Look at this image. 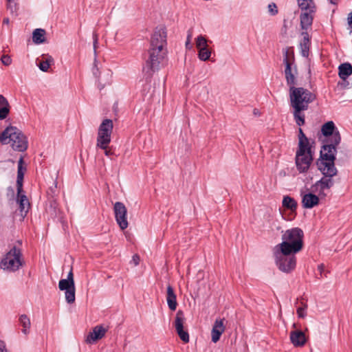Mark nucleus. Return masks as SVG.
Instances as JSON below:
<instances>
[{"label":"nucleus","mask_w":352,"mask_h":352,"mask_svg":"<svg viewBox=\"0 0 352 352\" xmlns=\"http://www.w3.org/2000/svg\"><path fill=\"white\" fill-rule=\"evenodd\" d=\"M166 31L164 27H157L151 36L150 47L148 50V57L145 60L143 72L146 78H151L153 74L160 69V64L166 55Z\"/></svg>","instance_id":"f257e3e1"},{"label":"nucleus","mask_w":352,"mask_h":352,"mask_svg":"<svg viewBox=\"0 0 352 352\" xmlns=\"http://www.w3.org/2000/svg\"><path fill=\"white\" fill-rule=\"evenodd\" d=\"M337 148L333 146L322 145L319 157L316 160V165L322 175L334 177L338 174V169L335 165L336 160Z\"/></svg>","instance_id":"f03ea898"},{"label":"nucleus","mask_w":352,"mask_h":352,"mask_svg":"<svg viewBox=\"0 0 352 352\" xmlns=\"http://www.w3.org/2000/svg\"><path fill=\"white\" fill-rule=\"evenodd\" d=\"M304 232L300 228L287 230L282 234V242L274 248L281 249L283 252H300L304 246Z\"/></svg>","instance_id":"7ed1b4c3"},{"label":"nucleus","mask_w":352,"mask_h":352,"mask_svg":"<svg viewBox=\"0 0 352 352\" xmlns=\"http://www.w3.org/2000/svg\"><path fill=\"white\" fill-rule=\"evenodd\" d=\"M22 241L17 240L1 258L0 267L4 270L14 272L23 267L25 262L22 252Z\"/></svg>","instance_id":"20e7f679"},{"label":"nucleus","mask_w":352,"mask_h":352,"mask_svg":"<svg viewBox=\"0 0 352 352\" xmlns=\"http://www.w3.org/2000/svg\"><path fill=\"white\" fill-rule=\"evenodd\" d=\"M0 142L11 146L14 151L23 152L28 148V140L21 130L16 126H9L0 133Z\"/></svg>","instance_id":"39448f33"},{"label":"nucleus","mask_w":352,"mask_h":352,"mask_svg":"<svg viewBox=\"0 0 352 352\" xmlns=\"http://www.w3.org/2000/svg\"><path fill=\"white\" fill-rule=\"evenodd\" d=\"M315 94L290 98V106L293 108V115L296 124L301 126L305 123V116L302 113L309 108V104L316 100Z\"/></svg>","instance_id":"423d86ee"},{"label":"nucleus","mask_w":352,"mask_h":352,"mask_svg":"<svg viewBox=\"0 0 352 352\" xmlns=\"http://www.w3.org/2000/svg\"><path fill=\"white\" fill-rule=\"evenodd\" d=\"M296 253L283 252L281 249L273 248V256L278 270L285 273H290L296 266Z\"/></svg>","instance_id":"0eeeda50"},{"label":"nucleus","mask_w":352,"mask_h":352,"mask_svg":"<svg viewBox=\"0 0 352 352\" xmlns=\"http://www.w3.org/2000/svg\"><path fill=\"white\" fill-rule=\"evenodd\" d=\"M322 138L319 136V140L322 142V145L333 146L337 148L341 142V135L333 121H328L323 124L320 129Z\"/></svg>","instance_id":"6e6552de"},{"label":"nucleus","mask_w":352,"mask_h":352,"mask_svg":"<svg viewBox=\"0 0 352 352\" xmlns=\"http://www.w3.org/2000/svg\"><path fill=\"white\" fill-rule=\"evenodd\" d=\"M113 129V121L104 119L98 128L96 146L105 149L111 142V135Z\"/></svg>","instance_id":"1a4fd4ad"},{"label":"nucleus","mask_w":352,"mask_h":352,"mask_svg":"<svg viewBox=\"0 0 352 352\" xmlns=\"http://www.w3.org/2000/svg\"><path fill=\"white\" fill-rule=\"evenodd\" d=\"M313 160L311 148H298L295 157V164L298 171L300 173H307Z\"/></svg>","instance_id":"9d476101"},{"label":"nucleus","mask_w":352,"mask_h":352,"mask_svg":"<svg viewBox=\"0 0 352 352\" xmlns=\"http://www.w3.org/2000/svg\"><path fill=\"white\" fill-rule=\"evenodd\" d=\"M296 74L297 67L296 65H294V71H292L289 73L285 74L287 85L289 87V98H294L314 94L312 92H311L309 90L307 89H305L303 87H295L296 85Z\"/></svg>","instance_id":"9b49d317"},{"label":"nucleus","mask_w":352,"mask_h":352,"mask_svg":"<svg viewBox=\"0 0 352 352\" xmlns=\"http://www.w3.org/2000/svg\"><path fill=\"white\" fill-rule=\"evenodd\" d=\"M58 288L60 290L65 292V300L67 303L72 304L74 302L76 299L74 281L61 279L58 283Z\"/></svg>","instance_id":"f8f14e48"},{"label":"nucleus","mask_w":352,"mask_h":352,"mask_svg":"<svg viewBox=\"0 0 352 352\" xmlns=\"http://www.w3.org/2000/svg\"><path fill=\"white\" fill-rule=\"evenodd\" d=\"M185 321L184 314L182 310H178L176 314L175 327L179 338L184 342H189V334L188 331L184 329V323Z\"/></svg>","instance_id":"ddd939ff"},{"label":"nucleus","mask_w":352,"mask_h":352,"mask_svg":"<svg viewBox=\"0 0 352 352\" xmlns=\"http://www.w3.org/2000/svg\"><path fill=\"white\" fill-rule=\"evenodd\" d=\"M333 177L324 176L311 186L312 192H318L320 196H325L324 190L331 188L334 185Z\"/></svg>","instance_id":"4468645a"},{"label":"nucleus","mask_w":352,"mask_h":352,"mask_svg":"<svg viewBox=\"0 0 352 352\" xmlns=\"http://www.w3.org/2000/svg\"><path fill=\"white\" fill-rule=\"evenodd\" d=\"M283 63L285 65L284 73H289L294 71L295 65V56L293 47H286L283 50Z\"/></svg>","instance_id":"2eb2a0df"},{"label":"nucleus","mask_w":352,"mask_h":352,"mask_svg":"<svg viewBox=\"0 0 352 352\" xmlns=\"http://www.w3.org/2000/svg\"><path fill=\"white\" fill-rule=\"evenodd\" d=\"M107 329L102 325H97L94 327L92 331H90L86 338V342L92 344L96 341L102 339L107 332Z\"/></svg>","instance_id":"dca6fc26"},{"label":"nucleus","mask_w":352,"mask_h":352,"mask_svg":"<svg viewBox=\"0 0 352 352\" xmlns=\"http://www.w3.org/2000/svg\"><path fill=\"white\" fill-rule=\"evenodd\" d=\"M224 320V318H217L214 321L211 331L212 341L214 343L219 340L221 334L225 331Z\"/></svg>","instance_id":"f3484780"},{"label":"nucleus","mask_w":352,"mask_h":352,"mask_svg":"<svg viewBox=\"0 0 352 352\" xmlns=\"http://www.w3.org/2000/svg\"><path fill=\"white\" fill-rule=\"evenodd\" d=\"M16 202L19 204V209L20 210L21 215L24 218L27 215L30 208V202L24 190H23V192H20L19 194L17 192Z\"/></svg>","instance_id":"a211bd4d"},{"label":"nucleus","mask_w":352,"mask_h":352,"mask_svg":"<svg viewBox=\"0 0 352 352\" xmlns=\"http://www.w3.org/2000/svg\"><path fill=\"white\" fill-rule=\"evenodd\" d=\"M290 341L296 347H302L307 342L305 334L301 330H296L290 332Z\"/></svg>","instance_id":"6ab92c4d"},{"label":"nucleus","mask_w":352,"mask_h":352,"mask_svg":"<svg viewBox=\"0 0 352 352\" xmlns=\"http://www.w3.org/2000/svg\"><path fill=\"white\" fill-rule=\"evenodd\" d=\"M320 199L318 196L312 193L308 192L302 197V205L304 208L310 209L319 204Z\"/></svg>","instance_id":"aec40b11"},{"label":"nucleus","mask_w":352,"mask_h":352,"mask_svg":"<svg viewBox=\"0 0 352 352\" xmlns=\"http://www.w3.org/2000/svg\"><path fill=\"white\" fill-rule=\"evenodd\" d=\"M301 36L302 39L300 42V53L303 57L307 58L311 46V38L307 31H302Z\"/></svg>","instance_id":"412c9836"},{"label":"nucleus","mask_w":352,"mask_h":352,"mask_svg":"<svg viewBox=\"0 0 352 352\" xmlns=\"http://www.w3.org/2000/svg\"><path fill=\"white\" fill-rule=\"evenodd\" d=\"M316 12L305 11L302 12L300 19V28L302 30L307 31L309 27L311 26L314 20V14Z\"/></svg>","instance_id":"4be33fe9"},{"label":"nucleus","mask_w":352,"mask_h":352,"mask_svg":"<svg viewBox=\"0 0 352 352\" xmlns=\"http://www.w3.org/2000/svg\"><path fill=\"white\" fill-rule=\"evenodd\" d=\"M23 159L21 157L18 162L17 177H16V190L19 193L23 192V182L26 168L23 166Z\"/></svg>","instance_id":"5701e85b"},{"label":"nucleus","mask_w":352,"mask_h":352,"mask_svg":"<svg viewBox=\"0 0 352 352\" xmlns=\"http://www.w3.org/2000/svg\"><path fill=\"white\" fill-rule=\"evenodd\" d=\"M166 293V301L168 308L171 311H175L177 306V296L174 292L173 287L170 285L167 286Z\"/></svg>","instance_id":"b1692460"},{"label":"nucleus","mask_w":352,"mask_h":352,"mask_svg":"<svg viewBox=\"0 0 352 352\" xmlns=\"http://www.w3.org/2000/svg\"><path fill=\"white\" fill-rule=\"evenodd\" d=\"M352 74V65L349 63H342L338 67V76L345 80Z\"/></svg>","instance_id":"393cba45"},{"label":"nucleus","mask_w":352,"mask_h":352,"mask_svg":"<svg viewBox=\"0 0 352 352\" xmlns=\"http://www.w3.org/2000/svg\"><path fill=\"white\" fill-rule=\"evenodd\" d=\"M10 106L8 100L0 94V120H5L10 113Z\"/></svg>","instance_id":"a878e982"},{"label":"nucleus","mask_w":352,"mask_h":352,"mask_svg":"<svg viewBox=\"0 0 352 352\" xmlns=\"http://www.w3.org/2000/svg\"><path fill=\"white\" fill-rule=\"evenodd\" d=\"M282 204L285 208L289 210L292 212H295L298 206L297 201L289 195L283 197Z\"/></svg>","instance_id":"bb28decb"},{"label":"nucleus","mask_w":352,"mask_h":352,"mask_svg":"<svg viewBox=\"0 0 352 352\" xmlns=\"http://www.w3.org/2000/svg\"><path fill=\"white\" fill-rule=\"evenodd\" d=\"M298 7L302 12H316V6L314 0H297Z\"/></svg>","instance_id":"cd10ccee"},{"label":"nucleus","mask_w":352,"mask_h":352,"mask_svg":"<svg viewBox=\"0 0 352 352\" xmlns=\"http://www.w3.org/2000/svg\"><path fill=\"white\" fill-rule=\"evenodd\" d=\"M45 30L41 28L35 29L32 32V41L35 44H41L45 41Z\"/></svg>","instance_id":"c85d7f7f"},{"label":"nucleus","mask_w":352,"mask_h":352,"mask_svg":"<svg viewBox=\"0 0 352 352\" xmlns=\"http://www.w3.org/2000/svg\"><path fill=\"white\" fill-rule=\"evenodd\" d=\"M54 63V58L49 55H43V59L37 64L38 68L43 72H47L50 65Z\"/></svg>","instance_id":"c756f323"},{"label":"nucleus","mask_w":352,"mask_h":352,"mask_svg":"<svg viewBox=\"0 0 352 352\" xmlns=\"http://www.w3.org/2000/svg\"><path fill=\"white\" fill-rule=\"evenodd\" d=\"M19 323L23 327L22 332L24 334L29 333V329L31 326V322L29 317L26 314H21L19 318Z\"/></svg>","instance_id":"7c9ffc66"},{"label":"nucleus","mask_w":352,"mask_h":352,"mask_svg":"<svg viewBox=\"0 0 352 352\" xmlns=\"http://www.w3.org/2000/svg\"><path fill=\"white\" fill-rule=\"evenodd\" d=\"M298 148H311L309 145V140L304 133L302 129L300 127L298 129Z\"/></svg>","instance_id":"2f4dec72"},{"label":"nucleus","mask_w":352,"mask_h":352,"mask_svg":"<svg viewBox=\"0 0 352 352\" xmlns=\"http://www.w3.org/2000/svg\"><path fill=\"white\" fill-rule=\"evenodd\" d=\"M115 218L122 215H126L127 210L124 204L122 202L117 201L113 206Z\"/></svg>","instance_id":"473e14b6"},{"label":"nucleus","mask_w":352,"mask_h":352,"mask_svg":"<svg viewBox=\"0 0 352 352\" xmlns=\"http://www.w3.org/2000/svg\"><path fill=\"white\" fill-rule=\"evenodd\" d=\"M198 57L201 60L206 61L210 58L211 52L208 47L198 49Z\"/></svg>","instance_id":"72a5a7b5"},{"label":"nucleus","mask_w":352,"mask_h":352,"mask_svg":"<svg viewBox=\"0 0 352 352\" xmlns=\"http://www.w3.org/2000/svg\"><path fill=\"white\" fill-rule=\"evenodd\" d=\"M116 220L121 230H124L128 227L129 223L127 221L126 215L119 216L118 217L116 218Z\"/></svg>","instance_id":"f704fd0d"},{"label":"nucleus","mask_w":352,"mask_h":352,"mask_svg":"<svg viewBox=\"0 0 352 352\" xmlns=\"http://www.w3.org/2000/svg\"><path fill=\"white\" fill-rule=\"evenodd\" d=\"M7 9L12 14L17 15L18 6L14 0H7Z\"/></svg>","instance_id":"c9c22d12"},{"label":"nucleus","mask_w":352,"mask_h":352,"mask_svg":"<svg viewBox=\"0 0 352 352\" xmlns=\"http://www.w3.org/2000/svg\"><path fill=\"white\" fill-rule=\"evenodd\" d=\"M196 47L197 49L208 47L207 40L204 36L199 35L197 36L196 41Z\"/></svg>","instance_id":"e433bc0d"},{"label":"nucleus","mask_w":352,"mask_h":352,"mask_svg":"<svg viewBox=\"0 0 352 352\" xmlns=\"http://www.w3.org/2000/svg\"><path fill=\"white\" fill-rule=\"evenodd\" d=\"M307 309V304H303V305L302 307H298L297 311H296L298 316L299 318H304L307 315V312H306Z\"/></svg>","instance_id":"4c0bfd02"},{"label":"nucleus","mask_w":352,"mask_h":352,"mask_svg":"<svg viewBox=\"0 0 352 352\" xmlns=\"http://www.w3.org/2000/svg\"><path fill=\"white\" fill-rule=\"evenodd\" d=\"M268 11L271 15L274 16L278 14V8L274 3H271L268 5Z\"/></svg>","instance_id":"58836bf2"},{"label":"nucleus","mask_w":352,"mask_h":352,"mask_svg":"<svg viewBox=\"0 0 352 352\" xmlns=\"http://www.w3.org/2000/svg\"><path fill=\"white\" fill-rule=\"evenodd\" d=\"M1 60L5 66H9L12 63V58L9 55L4 54L1 56Z\"/></svg>","instance_id":"ea45409f"},{"label":"nucleus","mask_w":352,"mask_h":352,"mask_svg":"<svg viewBox=\"0 0 352 352\" xmlns=\"http://www.w3.org/2000/svg\"><path fill=\"white\" fill-rule=\"evenodd\" d=\"M54 186L50 187L48 191H47V194L48 195H50L52 196V197H54V195H55L56 193V188H57V182L56 181L54 182V184H53Z\"/></svg>","instance_id":"a19ab883"},{"label":"nucleus","mask_w":352,"mask_h":352,"mask_svg":"<svg viewBox=\"0 0 352 352\" xmlns=\"http://www.w3.org/2000/svg\"><path fill=\"white\" fill-rule=\"evenodd\" d=\"M192 36V32L191 30L188 31V35H187V39L186 42V48L190 49L191 48V44H190V39Z\"/></svg>","instance_id":"79ce46f5"},{"label":"nucleus","mask_w":352,"mask_h":352,"mask_svg":"<svg viewBox=\"0 0 352 352\" xmlns=\"http://www.w3.org/2000/svg\"><path fill=\"white\" fill-rule=\"evenodd\" d=\"M58 204L55 199H52L50 201V208L53 210L54 213L56 214V208H57Z\"/></svg>","instance_id":"37998d69"},{"label":"nucleus","mask_w":352,"mask_h":352,"mask_svg":"<svg viewBox=\"0 0 352 352\" xmlns=\"http://www.w3.org/2000/svg\"><path fill=\"white\" fill-rule=\"evenodd\" d=\"M347 23L350 29V32H352V11L348 14Z\"/></svg>","instance_id":"c03bdc74"},{"label":"nucleus","mask_w":352,"mask_h":352,"mask_svg":"<svg viewBox=\"0 0 352 352\" xmlns=\"http://www.w3.org/2000/svg\"><path fill=\"white\" fill-rule=\"evenodd\" d=\"M0 352H8L4 341L0 340Z\"/></svg>","instance_id":"a18cd8bd"},{"label":"nucleus","mask_w":352,"mask_h":352,"mask_svg":"<svg viewBox=\"0 0 352 352\" xmlns=\"http://www.w3.org/2000/svg\"><path fill=\"white\" fill-rule=\"evenodd\" d=\"M98 45V35L96 34H94V53H96V48Z\"/></svg>","instance_id":"49530a36"},{"label":"nucleus","mask_w":352,"mask_h":352,"mask_svg":"<svg viewBox=\"0 0 352 352\" xmlns=\"http://www.w3.org/2000/svg\"><path fill=\"white\" fill-rule=\"evenodd\" d=\"M67 280H69V281H74V274L72 272V269L69 271V272L67 274V277L66 278Z\"/></svg>","instance_id":"de8ad7c7"},{"label":"nucleus","mask_w":352,"mask_h":352,"mask_svg":"<svg viewBox=\"0 0 352 352\" xmlns=\"http://www.w3.org/2000/svg\"><path fill=\"white\" fill-rule=\"evenodd\" d=\"M133 261L135 265H138L139 264L140 261V257L138 254H135L133 256Z\"/></svg>","instance_id":"09e8293b"},{"label":"nucleus","mask_w":352,"mask_h":352,"mask_svg":"<svg viewBox=\"0 0 352 352\" xmlns=\"http://www.w3.org/2000/svg\"><path fill=\"white\" fill-rule=\"evenodd\" d=\"M287 30V21L284 20V24H283V27L282 28V32H283L284 34H286Z\"/></svg>","instance_id":"8fccbe9b"},{"label":"nucleus","mask_w":352,"mask_h":352,"mask_svg":"<svg viewBox=\"0 0 352 352\" xmlns=\"http://www.w3.org/2000/svg\"><path fill=\"white\" fill-rule=\"evenodd\" d=\"M107 148H108V146ZM104 150V154L106 156L109 157L113 154V152L109 149L105 148Z\"/></svg>","instance_id":"3c124183"},{"label":"nucleus","mask_w":352,"mask_h":352,"mask_svg":"<svg viewBox=\"0 0 352 352\" xmlns=\"http://www.w3.org/2000/svg\"><path fill=\"white\" fill-rule=\"evenodd\" d=\"M9 23H10V19H9V18L6 17V18H4V19H3V24L8 25V24H9Z\"/></svg>","instance_id":"603ef678"},{"label":"nucleus","mask_w":352,"mask_h":352,"mask_svg":"<svg viewBox=\"0 0 352 352\" xmlns=\"http://www.w3.org/2000/svg\"><path fill=\"white\" fill-rule=\"evenodd\" d=\"M96 69V71H98V68H97V65H96V60L95 59V61H94V67L93 68V73L94 75H96V72L94 71V69Z\"/></svg>","instance_id":"864d4df0"},{"label":"nucleus","mask_w":352,"mask_h":352,"mask_svg":"<svg viewBox=\"0 0 352 352\" xmlns=\"http://www.w3.org/2000/svg\"><path fill=\"white\" fill-rule=\"evenodd\" d=\"M323 267H324L323 265H320L318 266V270L320 271V272L322 271Z\"/></svg>","instance_id":"5fc2aeb1"},{"label":"nucleus","mask_w":352,"mask_h":352,"mask_svg":"<svg viewBox=\"0 0 352 352\" xmlns=\"http://www.w3.org/2000/svg\"><path fill=\"white\" fill-rule=\"evenodd\" d=\"M8 190H10V191L12 192V194H14V190H13V188H12V187H9V188H8Z\"/></svg>","instance_id":"6e6d98bb"}]
</instances>
